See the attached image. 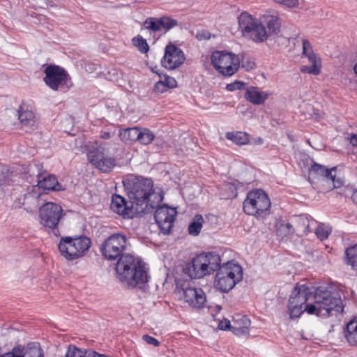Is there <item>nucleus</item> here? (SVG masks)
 <instances>
[{
    "mask_svg": "<svg viewBox=\"0 0 357 357\" xmlns=\"http://www.w3.org/2000/svg\"><path fill=\"white\" fill-rule=\"evenodd\" d=\"M123 183L137 215L151 213L163 199L161 193L153 189L150 178L131 175Z\"/></svg>",
    "mask_w": 357,
    "mask_h": 357,
    "instance_id": "nucleus-1",
    "label": "nucleus"
},
{
    "mask_svg": "<svg viewBox=\"0 0 357 357\" xmlns=\"http://www.w3.org/2000/svg\"><path fill=\"white\" fill-rule=\"evenodd\" d=\"M312 303L306 308L310 314L328 316L333 311L342 312V302L337 290L331 287H319L312 291Z\"/></svg>",
    "mask_w": 357,
    "mask_h": 357,
    "instance_id": "nucleus-2",
    "label": "nucleus"
},
{
    "mask_svg": "<svg viewBox=\"0 0 357 357\" xmlns=\"http://www.w3.org/2000/svg\"><path fill=\"white\" fill-rule=\"evenodd\" d=\"M220 264V257L217 253H202L188 263L183 271L191 278H202L215 271Z\"/></svg>",
    "mask_w": 357,
    "mask_h": 357,
    "instance_id": "nucleus-3",
    "label": "nucleus"
},
{
    "mask_svg": "<svg viewBox=\"0 0 357 357\" xmlns=\"http://www.w3.org/2000/svg\"><path fill=\"white\" fill-rule=\"evenodd\" d=\"M271 200L268 195L261 189L250 191L243 202L244 212L257 218H264L269 214Z\"/></svg>",
    "mask_w": 357,
    "mask_h": 357,
    "instance_id": "nucleus-4",
    "label": "nucleus"
},
{
    "mask_svg": "<svg viewBox=\"0 0 357 357\" xmlns=\"http://www.w3.org/2000/svg\"><path fill=\"white\" fill-rule=\"evenodd\" d=\"M91 245L85 236L61 237L59 243L61 255L67 260H74L85 255Z\"/></svg>",
    "mask_w": 357,
    "mask_h": 357,
    "instance_id": "nucleus-5",
    "label": "nucleus"
},
{
    "mask_svg": "<svg viewBox=\"0 0 357 357\" xmlns=\"http://www.w3.org/2000/svg\"><path fill=\"white\" fill-rule=\"evenodd\" d=\"M216 271L215 287L223 292L231 290L243 278L241 266L231 261L222 266L220 264Z\"/></svg>",
    "mask_w": 357,
    "mask_h": 357,
    "instance_id": "nucleus-6",
    "label": "nucleus"
},
{
    "mask_svg": "<svg viewBox=\"0 0 357 357\" xmlns=\"http://www.w3.org/2000/svg\"><path fill=\"white\" fill-rule=\"evenodd\" d=\"M312 291L306 284H296L289 299V313L290 318H298L312 303Z\"/></svg>",
    "mask_w": 357,
    "mask_h": 357,
    "instance_id": "nucleus-7",
    "label": "nucleus"
},
{
    "mask_svg": "<svg viewBox=\"0 0 357 357\" xmlns=\"http://www.w3.org/2000/svg\"><path fill=\"white\" fill-rule=\"evenodd\" d=\"M238 26L244 37L255 42L261 43L268 38L264 26L257 18L247 13H242L238 18Z\"/></svg>",
    "mask_w": 357,
    "mask_h": 357,
    "instance_id": "nucleus-8",
    "label": "nucleus"
},
{
    "mask_svg": "<svg viewBox=\"0 0 357 357\" xmlns=\"http://www.w3.org/2000/svg\"><path fill=\"white\" fill-rule=\"evenodd\" d=\"M129 243L126 235L116 233L106 238L100 245V250L105 259L110 261L119 259L126 255Z\"/></svg>",
    "mask_w": 357,
    "mask_h": 357,
    "instance_id": "nucleus-9",
    "label": "nucleus"
},
{
    "mask_svg": "<svg viewBox=\"0 0 357 357\" xmlns=\"http://www.w3.org/2000/svg\"><path fill=\"white\" fill-rule=\"evenodd\" d=\"M65 213L62 207L53 202H47L39 208V222L47 229H51L57 236L58 227Z\"/></svg>",
    "mask_w": 357,
    "mask_h": 357,
    "instance_id": "nucleus-10",
    "label": "nucleus"
},
{
    "mask_svg": "<svg viewBox=\"0 0 357 357\" xmlns=\"http://www.w3.org/2000/svg\"><path fill=\"white\" fill-rule=\"evenodd\" d=\"M211 59L214 68L225 76H231L236 73L241 62L236 54L225 51L213 52Z\"/></svg>",
    "mask_w": 357,
    "mask_h": 357,
    "instance_id": "nucleus-11",
    "label": "nucleus"
},
{
    "mask_svg": "<svg viewBox=\"0 0 357 357\" xmlns=\"http://www.w3.org/2000/svg\"><path fill=\"white\" fill-rule=\"evenodd\" d=\"M44 73L45 83L52 90L69 89L71 86L69 76L66 71L58 66H47Z\"/></svg>",
    "mask_w": 357,
    "mask_h": 357,
    "instance_id": "nucleus-12",
    "label": "nucleus"
},
{
    "mask_svg": "<svg viewBox=\"0 0 357 357\" xmlns=\"http://www.w3.org/2000/svg\"><path fill=\"white\" fill-rule=\"evenodd\" d=\"M29 172L36 174L37 185L36 188H42L48 191H63L66 188L57 181L54 175L48 174L43 171V166L39 163H33L29 165Z\"/></svg>",
    "mask_w": 357,
    "mask_h": 357,
    "instance_id": "nucleus-13",
    "label": "nucleus"
},
{
    "mask_svg": "<svg viewBox=\"0 0 357 357\" xmlns=\"http://www.w3.org/2000/svg\"><path fill=\"white\" fill-rule=\"evenodd\" d=\"M154 218L160 231L164 234H167L171 231L174 225L177 211L176 208L169 207L165 204L156 206Z\"/></svg>",
    "mask_w": 357,
    "mask_h": 357,
    "instance_id": "nucleus-14",
    "label": "nucleus"
},
{
    "mask_svg": "<svg viewBox=\"0 0 357 357\" xmlns=\"http://www.w3.org/2000/svg\"><path fill=\"white\" fill-rule=\"evenodd\" d=\"M107 144H100L96 149L90 151L88 153L89 161L100 170L107 172L115 165L114 159L108 155Z\"/></svg>",
    "mask_w": 357,
    "mask_h": 357,
    "instance_id": "nucleus-15",
    "label": "nucleus"
},
{
    "mask_svg": "<svg viewBox=\"0 0 357 357\" xmlns=\"http://www.w3.org/2000/svg\"><path fill=\"white\" fill-rule=\"evenodd\" d=\"M336 167L330 169L317 162H313L309 169V176L314 178H321L323 181L331 182L334 188H340L342 185L341 178H336Z\"/></svg>",
    "mask_w": 357,
    "mask_h": 357,
    "instance_id": "nucleus-16",
    "label": "nucleus"
},
{
    "mask_svg": "<svg viewBox=\"0 0 357 357\" xmlns=\"http://www.w3.org/2000/svg\"><path fill=\"white\" fill-rule=\"evenodd\" d=\"M184 61L185 56L180 48L171 43L166 46L161 60V64L165 68L174 70L183 64Z\"/></svg>",
    "mask_w": 357,
    "mask_h": 357,
    "instance_id": "nucleus-17",
    "label": "nucleus"
},
{
    "mask_svg": "<svg viewBox=\"0 0 357 357\" xmlns=\"http://www.w3.org/2000/svg\"><path fill=\"white\" fill-rule=\"evenodd\" d=\"M177 25L178 22L176 20L167 16H162L160 18L150 17L143 22V29L149 31L151 34L152 33L161 31L163 29L167 31Z\"/></svg>",
    "mask_w": 357,
    "mask_h": 357,
    "instance_id": "nucleus-18",
    "label": "nucleus"
},
{
    "mask_svg": "<svg viewBox=\"0 0 357 357\" xmlns=\"http://www.w3.org/2000/svg\"><path fill=\"white\" fill-rule=\"evenodd\" d=\"M183 297L184 301L194 308H202L206 302V295L200 288L188 287L183 289Z\"/></svg>",
    "mask_w": 357,
    "mask_h": 357,
    "instance_id": "nucleus-19",
    "label": "nucleus"
},
{
    "mask_svg": "<svg viewBox=\"0 0 357 357\" xmlns=\"http://www.w3.org/2000/svg\"><path fill=\"white\" fill-rule=\"evenodd\" d=\"M110 208L124 218H132L134 214H136L132 203L128 204L124 197L116 194L112 196Z\"/></svg>",
    "mask_w": 357,
    "mask_h": 357,
    "instance_id": "nucleus-20",
    "label": "nucleus"
},
{
    "mask_svg": "<svg viewBox=\"0 0 357 357\" xmlns=\"http://www.w3.org/2000/svg\"><path fill=\"white\" fill-rule=\"evenodd\" d=\"M139 265V258L126 254L121 256L116 262V272L119 280H128V271L130 268Z\"/></svg>",
    "mask_w": 357,
    "mask_h": 357,
    "instance_id": "nucleus-21",
    "label": "nucleus"
},
{
    "mask_svg": "<svg viewBox=\"0 0 357 357\" xmlns=\"http://www.w3.org/2000/svg\"><path fill=\"white\" fill-rule=\"evenodd\" d=\"M18 119L23 127L32 128L37 125V119L32 107L22 103L17 109Z\"/></svg>",
    "mask_w": 357,
    "mask_h": 357,
    "instance_id": "nucleus-22",
    "label": "nucleus"
},
{
    "mask_svg": "<svg viewBox=\"0 0 357 357\" xmlns=\"http://www.w3.org/2000/svg\"><path fill=\"white\" fill-rule=\"evenodd\" d=\"M41 193L39 192L36 186H33L31 192L24 195L23 202H22L24 208L27 212H33L40 205V198Z\"/></svg>",
    "mask_w": 357,
    "mask_h": 357,
    "instance_id": "nucleus-23",
    "label": "nucleus"
},
{
    "mask_svg": "<svg viewBox=\"0 0 357 357\" xmlns=\"http://www.w3.org/2000/svg\"><path fill=\"white\" fill-rule=\"evenodd\" d=\"M261 20L265 23L271 33H278L281 26V20L278 12L267 10L261 17Z\"/></svg>",
    "mask_w": 357,
    "mask_h": 357,
    "instance_id": "nucleus-24",
    "label": "nucleus"
},
{
    "mask_svg": "<svg viewBox=\"0 0 357 357\" xmlns=\"http://www.w3.org/2000/svg\"><path fill=\"white\" fill-rule=\"evenodd\" d=\"M269 93L261 91L259 88L250 86L246 89L244 97L253 105H262L268 99Z\"/></svg>",
    "mask_w": 357,
    "mask_h": 357,
    "instance_id": "nucleus-25",
    "label": "nucleus"
},
{
    "mask_svg": "<svg viewBox=\"0 0 357 357\" xmlns=\"http://www.w3.org/2000/svg\"><path fill=\"white\" fill-rule=\"evenodd\" d=\"M250 326V319L246 316H242L239 319L234 321L231 330L236 335H243L249 333Z\"/></svg>",
    "mask_w": 357,
    "mask_h": 357,
    "instance_id": "nucleus-26",
    "label": "nucleus"
},
{
    "mask_svg": "<svg viewBox=\"0 0 357 357\" xmlns=\"http://www.w3.org/2000/svg\"><path fill=\"white\" fill-rule=\"evenodd\" d=\"M344 337L351 345H357V317L351 319L344 330Z\"/></svg>",
    "mask_w": 357,
    "mask_h": 357,
    "instance_id": "nucleus-27",
    "label": "nucleus"
},
{
    "mask_svg": "<svg viewBox=\"0 0 357 357\" xmlns=\"http://www.w3.org/2000/svg\"><path fill=\"white\" fill-rule=\"evenodd\" d=\"M130 275L134 278L135 282H136V286L135 287L142 288V287L149 281V275L148 274L147 268H141L137 269V271H131Z\"/></svg>",
    "mask_w": 357,
    "mask_h": 357,
    "instance_id": "nucleus-28",
    "label": "nucleus"
},
{
    "mask_svg": "<svg viewBox=\"0 0 357 357\" xmlns=\"http://www.w3.org/2000/svg\"><path fill=\"white\" fill-rule=\"evenodd\" d=\"M139 129L137 127L130 128L120 131L119 137L126 143L137 142L139 138Z\"/></svg>",
    "mask_w": 357,
    "mask_h": 357,
    "instance_id": "nucleus-29",
    "label": "nucleus"
},
{
    "mask_svg": "<svg viewBox=\"0 0 357 357\" xmlns=\"http://www.w3.org/2000/svg\"><path fill=\"white\" fill-rule=\"evenodd\" d=\"M22 357H44L43 351L37 343H31L21 352Z\"/></svg>",
    "mask_w": 357,
    "mask_h": 357,
    "instance_id": "nucleus-30",
    "label": "nucleus"
},
{
    "mask_svg": "<svg viewBox=\"0 0 357 357\" xmlns=\"http://www.w3.org/2000/svg\"><path fill=\"white\" fill-rule=\"evenodd\" d=\"M345 262L353 269L357 270V243L346 249Z\"/></svg>",
    "mask_w": 357,
    "mask_h": 357,
    "instance_id": "nucleus-31",
    "label": "nucleus"
},
{
    "mask_svg": "<svg viewBox=\"0 0 357 357\" xmlns=\"http://www.w3.org/2000/svg\"><path fill=\"white\" fill-rule=\"evenodd\" d=\"M226 137L237 144H246L249 142L247 133L243 132H229L226 134Z\"/></svg>",
    "mask_w": 357,
    "mask_h": 357,
    "instance_id": "nucleus-32",
    "label": "nucleus"
},
{
    "mask_svg": "<svg viewBox=\"0 0 357 357\" xmlns=\"http://www.w3.org/2000/svg\"><path fill=\"white\" fill-rule=\"evenodd\" d=\"M204 219L201 215H196L188 227L190 234L197 236L199 234L202 227Z\"/></svg>",
    "mask_w": 357,
    "mask_h": 357,
    "instance_id": "nucleus-33",
    "label": "nucleus"
},
{
    "mask_svg": "<svg viewBox=\"0 0 357 357\" xmlns=\"http://www.w3.org/2000/svg\"><path fill=\"white\" fill-rule=\"evenodd\" d=\"M155 135L148 128H140L139 132V138L137 142L142 144L147 145L152 142L154 139Z\"/></svg>",
    "mask_w": 357,
    "mask_h": 357,
    "instance_id": "nucleus-34",
    "label": "nucleus"
},
{
    "mask_svg": "<svg viewBox=\"0 0 357 357\" xmlns=\"http://www.w3.org/2000/svg\"><path fill=\"white\" fill-rule=\"evenodd\" d=\"M303 54L307 57L310 62L320 61L314 53L310 43L307 40H303Z\"/></svg>",
    "mask_w": 357,
    "mask_h": 357,
    "instance_id": "nucleus-35",
    "label": "nucleus"
},
{
    "mask_svg": "<svg viewBox=\"0 0 357 357\" xmlns=\"http://www.w3.org/2000/svg\"><path fill=\"white\" fill-rule=\"evenodd\" d=\"M13 172L8 167H2L0 169V187L3 188L8 185L12 181Z\"/></svg>",
    "mask_w": 357,
    "mask_h": 357,
    "instance_id": "nucleus-36",
    "label": "nucleus"
},
{
    "mask_svg": "<svg viewBox=\"0 0 357 357\" xmlns=\"http://www.w3.org/2000/svg\"><path fill=\"white\" fill-rule=\"evenodd\" d=\"M141 268H147L146 264L142 261L139 259V265L135 266V267L130 268L128 271V273H130L132 271H137V269H139ZM128 280H119L124 285L127 286L128 288H133L136 286V282H135L134 278H132L130 274L128 275Z\"/></svg>",
    "mask_w": 357,
    "mask_h": 357,
    "instance_id": "nucleus-37",
    "label": "nucleus"
},
{
    "mask_svg": "<svg viewBox=\"0 0 357 357\" xmlns=\"http://www.w3.org/2000/svg\"><path fill=\"white\" fill-rule=\"evenodd\" d=\"M88 354V350L80 349L75 345L70 344L68 347V351L66 354V357H86Z\"/></svg>",
    "mask_w": 357,
    "mask_h": 357,
    "instance_id": "nucleus-38",
    "label": "nucleus"
},
{
    "mask_svg": "<svg viewBox=\"0 0 357 357\" xmlns=\"http://www.w3.org/2000/svg\"><path fill=\"white\" fill-rule=\"evenodd\" d=\"M311 66H303L301 67V70L302 73L318 75L320 73V61H315L314 62H310Z\"/></svg>",
    "mask_w": 357,
    "mask_h": 357,
    "instance_id": "nucleus-39",
    "label": "nucleus"
},
{
    "mask_svg": "<svg viewBox=\"0 0 357 357\" xmlns=\"http://www.w3.org/2000/svg\"><path fill=\"white\" fill-rule=\"evenodd\" d=\"M133 44L137 46L139 50L142 53H146L149 51V47L146 40L140 36H137L132 39Z\"/></svg>",
    "mask_w": 357,
    "mask_h": 357,
    "instance_id": "nucleus-40",
    "label": "nucleus"
},
{
    "mask_svg": "<svg viewBox=\"0 0 357 357\" xmlns=\"http://www.w3.org/2000/svg\"><path fill=\"white\" fill-rule=\"evenodd\" d=\"M330 233L331 231L324 224H319L315 230V234L321 241L326 239Z\"/></svg>",
    "mask_w": 357,
    "mask_h": 357,
    "instance_id": "nucleus-41",
    "label": "nucleus"
},
{
    "mask_svg": "<svg viewBox=\"0 0 357 357\" xmlns=\"http://www.w3.org/2000/svg\"><path fill=\"white\" fill-rule=\"evenodd\" d=\"M241 66L246 70H250L255 67V63L251 57L243 55L241 57Z\"/></svg>",
    "mask_w": 357,
    "mask_h": 357,
    "instance_id": "nucleus-42",
    "label": "nucleus"
},
{
    "mask_svg": "<svg viewBox=\"0 0 357 357\" xmlns=\"http://www.w3.org/2000/svg\"><path fill=\"white\" fill-rule=\"evenodd\" d=\"M24 350V347L19 345L15 347L11 351H8L0 355V357H22L21 351Z\"/></svg>",
    "mask_w": 357,
    "mask_h": 357,
    "instance_id": "nucleus-43",
    "label": "nucleus"
},
{
    "mask_svg": "<svg viewBox=\"0 0 357 357\" xmlns=\"http://www.w3.org/2000/svg\"><path fill=\"white\" fill-rule=\"evenodd\" d=\"M299 222L302 225L305 227L304 231H311L310 227L313 224L315 223V221L314 220H310L307 215H302L299 218Z\"/></svg>",
    "mask_w": 357,
    "mask_h": 357,
    "instance_id": "nucleus-44",
    "label": "nucleus"
},
{
    "mask_svg": "<svg viewBox=\"0 0 357 357\" xmlns=\"http://www.w3.org/2000/svg\"><path fill=\"white\" fill-rule=\"evenodd\" d=\"M160 79L156 82L154 86V91L158 93H162L167 91L168 87L166 86L165 82H162V78L160 75H159Z\"/></svg>",
    "mask_w": 357,
    "mask_h": 357,
    "instance_id": "nucleus-45",
    "label": "nucleus"
},
{
    "mask_svg": "<svg viewBox=\"0 0 357 357\" xmlns=\"http://www.w3.org/2000/svg\"><path fill=\"white\" fill-rule=\"evenodd\" d=\"M162 78V82H165L168 89H172L176 86V81L174 78L165 75H164Z\"/></svg>",
    "mask_w": 357,
    "mask_h": 357,
    "instance_id": "nucleus-46",
    "label": "nucleus"
},
{
    "mask_svg": "<svg viewBox=\"0 0 357 357\" xmlns=\"http://www.w3.org/2000/svg\"><path fill=\"white\" fill-rule=\"evenodd\" d=\"M245 86V84L243 82L236 81L234 83L227 84V89L228 91H232L234 90H241L243 89Z\"/></svg>",
    "mask_w": 357,
    "mask_h": 357,
    "instance_id": "nucleus-47",
    "label": "nucleus"
},
{
    "mask_svg": "<svg viewBox=\"0 0 357 357\" xmlns=\"http://www.w3.org/2000/svg\"><path fill=\"white\" fill-rule=\"evenodd\" d=\"M277 3L283 4L287 7H295L298 3V0H275Z\"/></svg>",
    "mask_w": 357,
    "mask_h": 357,
    "instance_id": "nucleus-48",
    "label": "nucleus"
},
{
    "mask_svg": "<svg viewBox=\"0 0 357 357\" xmlns=\"http://www.w3.org/2000/svg\"><path fill=\"white\" fill-rule=\"evenodd\" d=\"M142 339L149 344H151L153 346H158L160 344L159 342L158 341V340H156L153 337H151L149 335H144L142 336Z\"/></svg>",
    "mask_w": 357,
    "mask_h": 357,
    "instance_id": "nucleus-49",
    "label": "nucleus"
},
{
    "mask_svg": "<svg viewBox=\"0 0 357 357\" xmlns=\"http://www.w3.org/2000/svg\"><path fill=\"white\" fill-rule=\"evenodd\" d=\"M231 326L230 321L227 319L220 321L218 324V328L220 330L231 328Z\"/></svg>",
    "mask_w": 357,
    "mask_h": 357,
    "instance_id": "nucleus-50",
    "label": "nucleus"
},
{
    "mask_svg": "<svg viewBox=\"0 0 357 357\" xmlns=\"http://www.w3.org/2000/svg\"><path fill=\"white\" fill-rule=\"evenodd\" d=\"M197 38L201 40H208L210 38V33L208 31H202L198 32L197 34Z\"/></svg>",
    "mask_w": 357,
    "mask_h": 357,
    "instance_id": "nucleus-51",
    "label": "nucleus"
},
{
    "mask_svg": "<svg viewBox=\"0 0 357 357\" xmlns=\"http://www.w3.org/2000/svg\"><path fill=\"white\" fill-rule=\"evenodd\" d=\"M86 357H111L108 355L100 354L93 350H88V354Z\"/></svg>",
    "mask_w": 357,
    "mask_h": 357,
    "instance_id": "nucleus-52",
    "label": "nucleus"
},
{
    "mask_svg": "<svg viewBox=\"0 0 357 357\" xmlns=\"http://www.w3.org/2000/svg\"><path fill=\"white\" fill-rule=\"evenodd\" d=\"M313 110V113L311 114L310 115L314 118L315 119H319L321 117V113L317 110V109H312Z\"/></svg>",
    "mask_w": 357,
    "mask_h": 357,
    "instance_id": "nucleus-53",
    "label": "nucleus"
},
{
    "mask_svg": "<svg viewBox=\"0 0 357 357\" xmlns=\"http://www.w3.org/2000/svg\"><path fill=\"white\" fill-rule=\"evenodd\" d=\"M350 143L353 146H357V135L356 134L351 135V136L350 137Z\"/></svg>",
    "mask_w": 357,
    "mask_h": 357,
    "instance_id": "nucleus-54",
    "label": "nucleus"
},
{
    "mask_svg": "<svg viewBox=\"0 0 357 357\" xmlns=\"http://www.w3.org/2000/svg\"><path fill=\"white\" fill-rule=\"evenodd\" d=\"M100 137H101V138H102L104 139H108L111 138L112 135L109 132H102Z\"/></svg>",
    "mask_w": 357,
    "mask_h": 357,
    "instance_id": "nucleus-55",
    "label": "nucleus"
},
{
    "mask_svg": "<svg viewBox=\"0 0 357 357\" xmlns=\"http://www.w3.org/2000/svg\"><path fill=\"white\" fill-rule=\"evenodd\" d=\"M351 199L354 202L357 204V190L354 191L352 196H351Z\"/></svg>",
    "mask_w": 357,
    "mask_h": 357,
    "instance_id": "nucleus-56",
    "label": "nucleus"
},
{
    "mask_svg": "<svg viewBox=\"0 0 357 357\" xmlns=\"http://www.w3.org/2000/svg\"><path fill=\"white\" fill-rule=\"evenodd\" d=\"M354 73L357 75V62L356 63V64L354 66Z\"/></svg>",
    "mask_w": 357,
    "mask_h": 357,
    "instance_id": "nucleus-57",
    "label": "nucleus"
},
{
    "mask_svg": "<svg viewBox=\"0 0 357 357\" xmlns=\"http://www.w3.org/2000/svg\"><path fill=\"white\" fill-rule=\"evenodd\" d=\"M285 227L289 229L292 227L291 225L289 223L286 224Z\"/></svg>",
    "mask_w": 357,
    "mask_h": 357,
    "instance_id": "nucleus-58",
    "label": "nucleus"
},
{
    "mask_svg": "<svg viewBox=\"0 0 357 357\" xmlns=\"http://www.w3.org/2000/svg\"><path fill=\"white\" fill-rule=\"evenodd\" d=\"M215 308L217 309L218 312H219L222 309L220 305H216Z\"/></svg>",
    "mask_w": 357,
    "mask_h": 357,
    "instance_id": "nucleus-59",
    "label": "nucleus"
}]
</instances>
